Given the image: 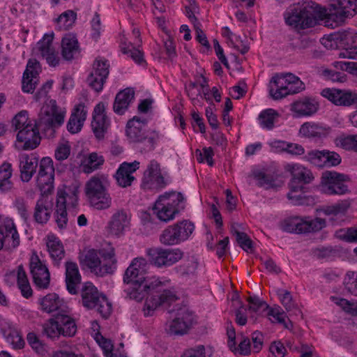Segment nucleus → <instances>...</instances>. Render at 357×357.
Wrapping results in <instances>:
<instances>
[{
    "label": "nucleus",
    "instance_id": "obj_1",
    "mask_svg": "<svg viewBox=\"0 0 357 357\" xmlns=\"http://www.w3.org/2000/svg\"><path fill=\"white\" fill-rule=\"evenodd\" d=\"M64 117L65 112L59 108L56 100H51L50 104L42 109L37 122L29 123L19 130L17 139L24 143L22 149L33 150L38 146L41 140L39 130L47 137L53 138L56 130L63 123Z\"/></svg>",
    "mask_w": 357,
    "mask_h": 357
},
{
    "label": "nucleus",
    "instance_id": "obj_2",
    "mask_svg": "<svg viewBox=\"0 0 357 357\" xmlns=\"http://www.w3.org/2000/svg\"><path fill=\"white\" fill-rule=\"evenodd\" d=\"M326 15L325 8L312 1H304L290 7L284 13V19L291 26L305 29L315 26Z\"/></svg>",
    "mask_w": 357,
    "mask_h": 357
},
{
    "label": "nucleus",
    "instance_id": "obj_3",
    "mask_svg": "<svg viewBox=\"0 0 357 357\" xmlns=\"http://www.w3.org/2000/svg\"><path fill=\"white\" fill-rule=\"evenodd\" d=\"M104 176H93L85 185V193L91 206L97 210L109 208L112 204V199L107 192Z\"/></svg>",
    "mask_w": 357,
    "mask_h": 357
},
{
    "label": "nucleus",
    "instance_id": "obj_4",
    "mask_svg": "<svg viewBox=\"0 0 357 357\" xmlns=\"http://www.w3.org/2000/svg\"><path fill=\"white\" fill-rule=\"evenodd\" d=\"M83 305L89 309L97 308L104 318H107L112 312V305L106 296L101 294L91 282L85 283L81 289Z\"/></svg>",
    "mask_w": 357,
    "mask_h": 357
},
{
    "label": "nucleus",
    "instance_id": "obj_5",
    "mask_svg": "<svg viewBox=\"0 0 357 357\" xmlns=\"http://www.w3.org/2000/svg\"><path fill=\"white\" fill-rule=\"evenodd\" d=\"M350 181L348 175L335 171H325L322 173L320 188L322 192L328 195H342L349 192L344 183Z\"/></svg>",
    "mask_w": 357,
    "mask_h": 357
},
{
    "label": "nucleus",
    "instance_id": "obj_6",
    "mask_svg": "<svg viewBox=\"0 0 357 357\" xmlns=\"http://www.w3.org/2000/svg\"><path fill=\"white\" fill-rule=\"evenodd\" d=\"M149 261L158 268L170 266L183 256V252L178 248H151L146 250Z\"/></svg>",
    "mask_w": 357,
    "mask_h": 357
},
{
    "label": "nucleus",
    "instance_id": "obj_7",
    "mask_svg": "<svg viewBox=\"0 0 357 357\" xmlns=\"http://www.w3.org/2000/svg\"><path fill=\"white\" fill-rule=\"evenodd\" d=\"M325 226L326 220L320 218L310 220L308 218H300L295 217L284 220L282 224V228L284 231L296 234L317 232Z\"/></svg>",
    "mask_w": 357,
    "mask_h": 357
},
{
    "label": "nucleus",
    "instance_id": "obj_8",
    "mask_svg": "<svg viewBox=\"0 0 357 357\" xmlns=\"http://www.w3.org/2000/svg\"><path fill=\"white\" fill-rule=\"evenodd\" d=\"M194 323L193 313L187 307L177 310L176 317L166 323L165 331L169 335L186 334Z\"/></svg>",
    "mask_w": 357,
    "mask_h": 357
},
{
    "label": "nucleus",
    "instance_id": "obj_9",
    "mask_svg": "<svg viewBox=\"0 0 357 357\" xmlns=\"http://www.w3.org/2000/svg\"><path fill=\"white\" fill-rule=\"evenodd\" d=\"M304 89V83H298V86H291L287 84L283 75L280 74L272 77L269 86V93L274 100H279L288 95L300 93Z\"/></svg>",
    "mask_w": 357,
    "mask_h": 357
},
{
    "label": "nucleus",
    "instance_id": "obj_10",
    "mask_svg": "<svg viewBox=\"0 0 357 357\" xmlns=\"http://www.w3.org/2000/svg\"><path fill=\"white\" fill-rule=\"evenodd\" d=\"M54 168L49 157L41 159L37 178V185L42 194H50L54 189Z\"/></svg>",
    "mask_w": 357,
    "mask_h": 357
},
{
    "label": "nucleus",
    "instance_id": "obj_11",
    "mask_svg": "<svg viewBox=\"0 0 357 357\" xmlns=\"http://www.w3.org/2000/svg\"><path fill=\"white\" fill-rule=\"evenodd\" d=\"M20 236L11 219L6 218L0 225V250H12L20 245Z\"/></svg>",
    "mask_w": 357,
    "mask_h": 357
},
{
    "label": "nucleus",
    "instance_id": "obj_12",
    "mask_svg": "<svg viewBox=\"0 0 357 357\" xmlns=\"http://www.w3.org/2000/svg\"><path fill=\"white\" fill-rule=\"evenodd\" d=\"M29 266L36 286L40 289H47L50 282V274L48 268L36 253L31 257Z\"/></svg>",
    "mask_w": 357,
    "mask_h": 357
},
{
    "label": "nucleus",
    "instance_id": "obj_13",
    "mask_svg": "<svg viewBox=\"0 0 357 357\" xmlns=\"http://www.w3.org/2000/svg\"><path fill=\"white\" fill-rule=\"evenodd\" d=\"M130 289L128 290V295L132 299L141 301L151 290L154 289L163 282L155 278H150L144 280H135L130 282Z\"/></svg>",
    "mask_w": 357,
    "mask_h": 357
},
{
    "label": "nucleus",
    "instance_id": "obj_14",
    "mask_svg": "<svg viewBox=\"0 0 357 357\" xmlns=\"http://www.w3.org/2000/svg\"><path fill=\"white\" fill-rule=\"evenodd\" d=\"M40 72L41 66L39 61L36 59H29L22 81V89L24 93H33L38 84V75Z\"/></svg>",
    "mask_w": 357,
    "mask_h": 357
},
{
    "label": "nucleus",
    "instance_id": "obj_15",
    "mask_svg": "<svg viewBox=\"0 0 357 357\" xmlns=\"http://www.w3.org/2000/svg\"><path fill=\"white\" fill-rule=\"evenodd\" d=\"M165 185L159 164L155 160L151 161L144 172L142 187L144 189L162 188Z\"/></svg>",
    "mask_w": 357,
    "mask_h": 357
},
{
    "label": "nucleus",
    "instance_id": "obj_16",
    "mask_svg": "<svg viewBox=\"0 0 357 357\" xmlns=\"http://www.w3.org/2000/svg\"><path fill=\"white\" fill-rule=\"evenodd\" d=\"M110 123L105 114V106L102 102L95 107L93 112L91 127L96 137L102 139L107 133Z\"/></svg>",
    "mask_w": 357,
    "mask_h": 357
},
{
    "label": "nucleus",
    "instance_id": "obj_17",
    "mask_svg": "<svg viewBox=\"0 0 357 357\" xmlns=\"http://www.w3.org/2000/svg\"><path fill=\"white\" fill-rule=\"evenodd\" d=\"M178 299L176 295L169 289L162 291L160 294L146 299L143 310L145 316H151L154 310L160 307H169Z\"/></svg>",
    "mask_w": 357,
    "mask_h": 357
},
{
    "label": "nucleus",
    "instance_id": "obj_18",
    "mask_svg": "<svg viewBox=\"0 0 357 357\" xmlns=\"http://www.w3.org/2000/svg\"><path fill=\"white\" fill-rule=\"evenodd\" d=\"M321 94L339 106L349 107L357 102V93L349 90L324 89Z\"/></svg>",
    "mask_w": 357,
    "mask_h": 357
},
{
    "label": "nucleus",
    "instance_id": "obj_19",
    "mask_svg": "<svg viewBox=\"0 0 357 357\" xmlns=\"http://www.w3.org/2000/svg\"><path fill=\"white\" fill-rule=\"evenodd\" d=\"M53 33L45 34L43 39L38 43L37 47L46 62L50 66L56 67L59 64L60 57L53 46Z\"/></svg>",
    "mask_w": 357,
    "mask_h": 357
},
{
    "label": "nucleus",
    "instance_id": "obj_20",
    "mask_svg": "<svg viewBox=\"0 0 357 357\" xmlns=\"http://www.w3.org/2000/svg\"><path fill=\"white\" fill-rule=\"evenodd\" d=\"M285 170L291 175L289 185H304L314 178L311 170L298 164H287Z\"/></svg>",
    "mask_w": 357,
    "mask_h": 357
},
{
    "label": "nucleus",
    "instance_id": "obj_21",
    "mask_svg": "<svg viewBox=\"0 0 357 357\" xmlns=\"http://www.w3.org/2000/svg\"><path fill=\"white\" fill-rule=\"evenodd\" d=\"M130 218L124 210H118L111 217L107 229L109 234L121 237L130 225Z\"/></svg>",
    "mask_w": 357,
    "mask_h": 357
},
{
    "label": "nucleus",
    "instance_id": "obj_22",
    "mask_svg": "<svg viewBox=\"0 0 357 357\" xmlns=\"http://www.w3.org/2000/svg\"><path fill=\"white\" fill-rule=\"evenodd\" d=\"M98 254L103 259L102 268L98 273L100 277L107 274H112L116 268L117 260L115 255V249L110 243H107L105 247L99 249Z\"/></svg>",
    "mask_w": 357,
    "mask_h": 357
},
{
    "label": "nucleus",
    "instance_id": "obj_23",
    "mask_svg": "<svg viewBox=\"0 0 357 357\" xmlns=\"http://www.w3.org/2000/svg\"><path fill=\"white\" fill-rule=\"evenodd\" d=\"M331 40L344 49L343 52L353 51L357 47V33L352 29L339 31L330 36Z\"/></svg>",
    "mask_w": 357,
    "mask_h": 357
},
{
    "label": "nucleus",
    "instance_id": "obj_24",
    "mask_svg": "<svg viewBox=\"0 0 357 357\" xmlns=\"http://www.w3.org/2000/svg\"><path fill=\"white\" fill-rule=\"evenodd\" d=\"M61 54L66 61L77 59L80 54V48L77 38L73 33L66 34L61 42Z\"/></svg>",
    "mask_w": 357,
    "mask_h": 357
},
{
    "label": "nucleus",
    "instance_id": "obj_25",
    "mask_svg": "<svg viewBox=\"0 0 357 357\" xmlns=\"http://www.w3.org/2000/svg\"><path fill=\"white\" fill-rule=\"evenodd\" d=\"M147 261L143 257L135 258L130 266L127 268L123 275V282L129 284L135 280H144L148 278L144 277Z\"/></svg>",
    "mask_w": 357,
    "mask_h": 357
},
{
    "label": "nucleus",
    "instance_id": "obj_26",
    "mask_svg": "<svg viewBox=\"0 0 357 357\" xmlns=\"http://www.w3.org/2000/svg\"><path fill=\"white\" fill-rule=\"evenodd\" d=\"M38 158L33 154H23L20 158V178L23 182H29L36 172Z\"/></svg>",
    "mask_w": 357,
    "mask_h": 357
},
{
    "label": "nucleus",
    "instance_id": "obj_27",
    "mask_svg": "<svg viewBox=\"0 0 357 357\" xmlns=\"http://www.w3.org/2000/svg\"><path fill=\"white\" fill-rule=\"evenodd\" d=\"M330 7L335 11V17L342 22L352 17L357 8V0H331Z\"/></svg>",
    "mask_w": 357,
    "mask_h": 357
},
{
    "label": "nucleus",
    "instance_id": "obj_28",
    "mask_svg": "<svg viewBox=\"0 0 357 357\" xmlns=\"http://www.w3.org/2000/svg\"><path fill=\"white\" fill-rule=\"evenodd\" d=\"M47 195L42 194L41 197L38 199L34 208V220L40 224L46 223L51 217L53 204L52 200L49 199Z\"/></svg>",
    "mask_w": 357,
    "mask_h": 357
},
{
    "label": "nucleus",
    "instance_id": "obj_29",
    "mask_svg": "<svg viewBox=\"0 0 357 357\" xmlns=\"http://www.w3.org/2000/svg\"><path fill=\"white\" fill-rule=\"evenodd\" d=\"M139 167V162L137 161L130 163H122L115 176L118 184L123 188L130 186L135 179L132 174L138 169Z\"/></svg>",
    "mask_w": 357,
    "mask_h": 357
},
{
    "label": "nucleus",
    "instance_id": "obj_30",
    "mask_svg": "<svg viewBox=\"0 0 357 357\" xmlns=\"http://www.w3.org/2000/svg\"><path fill=\"white\" fill-rule=\"evenodd\" d=\"M80 282L81 275L77 264L67 261L66 263V283L68 292L71 294H77Z\"/></svg>",
    "mask_w": 357,
    "mask_h": 357
},
{
    "label": "nucleus",
    "instance_id": "obj_31",
    "mask_svg": "<svg viewBox=\"0 0 357 357\" xmlns=\"http://www.w3.org/2000/svg\"><path fill=\"white\" fill-rule=\"evenodd\" d=\"M87 111L84 104L80 103L73 109L67 123V130L72 134L79 132L86 119Z\"/></svg>",
    "mask_w": 357,
    "mask_h": 357
},
{
    "label": "nucleus",
    "instance_id": "obj_32",
    "mask_svg": "<svg viewBox=\"0 0 357 357\" xmlns=\"http://www.w3.org/2000/svg\"><path fill=\"white\" fill-rule=\"evenodd\" d=\"M40 305L42 310L47 313L65 312L67 308L63 300L55 293H50L43 297L40 301Z\"/></svg>",
    "mask_w": 357,
    "mask_h": 357
},
{
    "label": "nucleus",
    "instance_id": "obj_33",
    "mask_svg": "<svg viewBox=\"0 0 357 357\" xmlns=\"http://www.w3.org/2000/svg\"><path fill=\"white\" fill-rule=\"evenodd\" d=\"M319 103L313 98L305 97L302 100L294 102L291 109L296 113L298 116H311L317 112Z\"/></svg>",
    "mask_w": 357,
    "mask_h": 357
},
{
    "label": "nucleus",
    "instance_id": "obj_34",
    "mask_svg": "<svg viewBox=\"0 0 357 357\" xmlns=\"http://www.w3.org/2000/svg\"><path fill=\"white\" fill-rule=\"evenodd\" d=\"M146 123V120H141V119L137 116H134L128 121L126 125V135L131 142H138L144 139L143 128Z\"/></svg>",
    "mask_w": 357,
    "mask_h": 357
},
{
    "label": "nucleus",
    "instance_id": "obj_35",
    "mask_svg": "<svg viewBox=\"0 0 357 357\" xmlns=\"http://www.w3.org/2000/svg\"><path fill=\"white\" fill-rule=\"evenodd\" d=\"M66 309L65 312H57V324L59 329L61 331V335L65 337H73L77 332V325L74 319L70 317Z\"/></svg>",
    "mask_w": 357,
    "mask_h": 357
},
{
    "label": "nucleus",
    "instance_id": "obj_36",
    "mask_svg": "<svg viewBox=\"0 0 357 357\" xmlns=\"http://www.w3.org/2000/svg\"><path fill=\"white\" fill-rule=\"evenodd\" d=\"M135 91L130 88L125 89L119 92L115 98L113 109L115 113L123 114L134 99Z\"/></svg>",
    "mask_w": 357,
    "mask_h": 357
},
{
    "label": "nucleus",
    "instance_id": "obj_37",
    "mask_svg": "<svg viewBox=\"0 0 357 357\" xmlns=\"http://www.w3.org/2000/svg\"><path fill=\"white\" fill-rule=\"evenodd\" d=\"M160 202H163V206L160 208H164L165 206L173 209H177V213L180 210L184 208V197L181 192H166L158 197Z\"/></svg>",
    "mask_w": 357,
    "mask_h": 357
},
{
    "label": "nucleus",
    "instance_id": "obj_38",
    "mask_svg": "<svg viewBox=\"0 0 357 357\" xmlns=\"http://www.w3.org/2000/svg\"><path fill=\"white\" fill-rule=\"evenodd\" d=\"M56 209V222L59 229L66 228L68 223L66 212V199L64 192L57 193Z\"/></svg>",
    "mask_w": 357,
    "mask_h": 357
},
{
    "label": "nucleus",
    "instance_id": "obj_39",
    "mask_svg": "<svg viewBox=\"0 0 357 357\" xmlns=\"http://www.w3.org/2000/svg\"><path fill=\"white\" fill-rule=\"evenodd\" d=\"M80 264L82 266L89 268L97 276H99L98 271L102 268V264L96 250L91 249L88 250L80 259Z\"/></svg>",
    "mask_w": 357,
    "mask_h": 357
},
{
    "label": "nucleus",
    "instance_id": "obj_40",
    "mask_svg": "<svg viewBox=\"0 0 357 357\" xmlns=\"http://www.w3.org/2000/svg\"><path fill=\"white\" fill-rule=\"evenodd\" d=\"M242 225L238 223H233L231 226V233L236 236V241L239 246L245 251H253V242L245 232L241 231Z\"/></svg>",
    "mask_w": 357,
    "mask_h": 357
},
{
    "label": "nucleus",
    "instance_id": "obj_41",
    "mask_svg": "<svg viewBox=\"0 0 357 357\" xmlns=\"http://www.w3.org/2000/svg\"><path fill=\"white\" fill-rule=\"evenodd\" d=\"M47 247L52 259L54 260L55 264L58 266L61 260L65 256V250L63 245L59 239L51 236L48 238Z\"/></svg>",
    "mask_w": 357,
    "mask_h": 357
},
{
    "label": "nucleus",
    "instance_id": "obj_42",
    "mask_svg": "<svg viewBox=\"0 0 357 357\" xmlns=\"http://www.w3.org/2000/svg\"><path fill=\"white\" fill-rule=\"evenodd\" d=\"M277 294L280 297L282 305L290 315L298 316L301 314V311L293 301V297L290 291L287 290L278 289L277 291Z\"/></svg>",
    "mask_w": 357,
    "mask_h": 357
},
{
    "label": "nucleus",
    "instance_id": "obj_43",
    "mask_svg": "<svg viewBox=\"0 0 357 357\" xmlns=\"http://www.w3.org/2000/svg\"><path fill=\"white\" fill-rule=\"evenodd\" d=\"M327 132L326 128L312 122L303 123L299 130V133L306 137H321L326 136Z\"/></svg>",
    "mask_w": 357,
    "mask_h": 357
},
{
    "label": "nucleus",
    "instance_id": "obj_44",
    "mask_svg": "<svg viewBox=\"0 0 357 357\" xmlns=\"http://www.w3.org/2000/svg\"><path fill=\"white\" fill-rule=\"evenodd\" d=\"M17 281L22 296L26 298L31 297L33 291L24 266L22 264L17 266Z\"/></svg>",
    "mask_w": 357,
    "mask_h": 357
},
{
    "label": "nucleus",
    "instance_id": "obj_45",
    "mask_svg": "<svg viewBox=\"0 0 357 357\" xmlns=\"http://www.w3.org/2000/svg\"><path fill=\"white\" fill-rule=\"evenodd\" d=\"M162 204H163V202H160L158 199L153 207V213L156 215L160 220L163 222H167L173 220L175 215L177 214V209H173V208H169L166 206L164 208H160L161 206H163Z\"/></svg>",
    "mask_w": 357,
    "mask_h": 357
},
{
    "label": "nucleus",
    "instance_id": "obj_46",
    "mask_svg": "<svg viewBox=\"0 0 357 357\" xmlns=\"http://www.w3.org/2000/svg\"><path fill=\"white\" fill-rule=\"evenodd\" d=\"M104 162L105 159L102 155H98L95 152L91 153L89 155L82 165L83 172L86 174H90L100 169Z\"/></svg>",
    "mask_w": 357,
    "mask_h": 357
},
{
    "label": "nucleus",
    "instance_id": "obj_47",
    "mask_svg": "<svg viewBox=\"0 0 357 357\" xmlns=\"http://www.w3.org/2000/svg\"><path fill=\"white\" fill-rule=\"evenodd\" d=\"M289 187L290 190L287 197L291 203L295 205L303 204L306 199L305 195L306 188L304 185H289Z\"/></svg>",
    "mask_w": 357,
    "mask_h": 357
},
{
    "label": "nucleus",
    "instance_id": "obj_48",
    "mask_svg": "<svg viewBox=\"0 0 357 357\" xmlns=\"http://www.w3.org/2000/svg\"><path fill=\"white\" fill-rule=\"evenodd\" d=\"M160 241L165 245H174L182 242L172 225L168 226L160 234Z\"/></svg>",
    "mask_w": 357,
    "mask_h": 357
},
{
    "label": "nucleus",
    "instance_id": "obj_49",
    "mask_svg": "<svg viewBox=\"0 0 357 357\" xmlns=\"http://www.w3.org/2000/svg\"><path fill=\"white\" fill-rule=\"evenodd\" d=\"M177 232L178 236L182 242L187 240L194 231L195 226L193 223L188 220H182L172 225Z\"/></svg>",
    "mask_w": 357,
    "mask_h": 357
},
{
    "label": "nucleus",
    "instance_id": "obj_50",
    "mask_svg": "<svg viewBox=\"0 0 357 357\" xmlns=\"http://www.w3.org/2000/svg\"><path fill=\"white\" fill-rule=\"evenodd\" d=\"M349 207L350 202L348 200H343L334 205L327 206L323 208L321 211L326 215H344Z\"/></svg>",
    "mask_w": 357,
    "mask_h": 357
},
{
    "label": "nucleus",
    "instance_id": "obj_51",
    "mask_svg": "<svg viewBox=\"0 0 357 357\" xmlns=\"http://www.w3.org/2000/svg\"><path fill=\"white\" fill-rule=\"evenodd\" d=\"M77 15L73 10H67L61 14L59 17L56 19V22L59 25L60 29H68L75 23Z\"/></svg>",
    "mask_w": 357,
    "mask_h": 357
},
{
    "label": "nucleus",
    "instance_id": "obj_52",
    "mask_svg": "<svg viewBox=\"0 0 357 357\" xmlns=\"http://www.w3.org/2000/svg\"><path fill=\"white\" fill-rule=\"evenodd\" d=\"M278 116V112L274 109H268L260 113L259 120L264 128L272 129L274 126L275 119Z\"/></svg>",
    "mask_w": 357,
    "mask_h": 357
},
{
    "label": "nucleus",
    "instance_id": "obj_53",
    "mask_svg": "<svg viewBox=\"0 0 357 357\" xmlns=\"http://www.w3.org/2000/svg\"><path fill=\"white\" fill-rule=\"evenodd\" d=\"M43 333L50 338L58 337L61 335V331L59 329L57 324L56 314L50 319L47 323L44 324Z\"/></svg>",
    "mask_w": 357,
    "mask_h": 357
},
{
    "label": "nucleus",
    "instance_id": "obj_54",
    "mask_svg": "<svg viewBox=\"0 0 357 357\" xmlns=\"http://www.w3.org/2000/svg\"><path fill=\"white\" fill-rule=\"evenodd\" d=\"M304 158L314 166L325 167V150L310 151L305 155Z\"/></svg>",
    "mask_w": 357,
    "mask_h": 357
},
{
    "label": "nucleus",
    "instance_id": "obj_55",
    "mask_svg": "<svg viewBox=\"0 0 357 357\" xmlns=\"http://www.w3.org/2000/svg\"><path fill=\"white\" fill-rule=\"evenodd\" d=\"M109 64L106 59L100 57L97 58L93 64V68L91 72L94 73V75H98L107 79L109 73Z\"/></svg>",
    "mask_w": 357,
    "mask_h": 357
},
{
    "label": "nucleus",
    "instance_id": "obj_56",
    "mask_svg": "<svg viewBox=\"0 0 357 357\" xmlns=\"http://www.w3.org/2000/svg\"><path fill=\"white\" fill-rule=\"evenodd\" d=\"M247 301L250 304L248 306V310L250 311L259 313L261 309H262L263 311L269 309L268 305L256 296H249L247 298Z\"/></svg>",
    "mask_w": 357,
    "mask_h": 357
},
{
    "label": "nucleus",
    "instance_id": "obj_57",
    "mask_svg": "<svg viewBox=\"0 0 357 357\" xmlns=\"http://www.w3.org/2000/svg\"><path fill=\"white\" fill-rule=\"evenodd\" d=\"M33 123L34 122H32L29 119L26 111H21L17 114L12 120V125L15 127V130H19L22 128H24L25 126Z\"/></svg>",
    "mask_w": 357,
    "mask_h": 357
},
{
    "label": "nucleus",
    "instance_id": "obj_58",
    "mask_svg": "<svg viewBox=\"0 0 357 357\" xmlns=\"http://www.w3.org/2000/svg\"><path fill=\"white\" fill-rule=\"evenodd\" d=\"M197 267L198 262L195 259L192 258L179 266L177 268V271L181 275H189L193 274Z\"/></svg>",
    "mask_w": 357,
    "mask_h": 357
},
{
    "label": "nucleus",
    "instance_id": "obj_59",
    "mask_svg": "<svg viewBox=\"0 0 357 357\" xmlns=\"http://www.w3.org/2000/svg\"><path fill=\"white\" fill-rule=\"evenodd\" d=\"M347 290L354 296H357V272L349 271L344 281Z\"/></svg>",
    "mask_w": 357,
    "mask_h": 357
},
{
    "label": "nucleus",
    "instance_id": "obj_60",
    "mask_svg": "<svg viewBox=\"0 0 357 357\" xmlns=\"http://www.w3.org/2000/svg\"><path fill=\"white\" fill-rule=\"evenodd\" d=\"M121 51L123 54L129 55L132 59L138 64L146 63V61L144 59V54L138 49L132 47H122Z\"/></svg>",
    "mask_w": 357,
    "mask_h": 357
},
{
    "label": "nucleus",
    "instance_id": "obj_61",
    "mask_svg": "<svg viewBox=\"0 0 357 357\" xmlns=\"http://www.w3.org/2000/svg\"><path fill=\"white\" fill-rule=\"evenodd\" d=\"M105 80V78L98 75H94L93 72H91L87 77L89 85L96 92H100L102 90Z\"/></svg>",
    "mask_w": 357,
    "mask_h": 357
},
{
    "label": "nucleus",
    "instance_id": "obj_62",
    "mask_svg": "<svg viewBox=\"0 0 357 357\" xmlns=\"http://www.w3.org/2000/svg\"><path fill=\"white\" fill-rule=\"evenodd\" d=\"M276 143L282 145L283 151H286L291 155H301L305 152L304 148L298 144L287 143L283 141H278Z\"/></svg>",
    "mask_w": 357,
    "mask_h": 357
},
{
    "label": "nucleus",
    "instance_id": "obj_63",
    "mask_svg": "<svg viewBox=\"0 0 357 357\" xmlns=\"http://www.w3.org/2000/svg\"><path fill=\"white\" fill-rule=\"evenodd\" d=\"M26 340L31 348L38 354H43L45 351L44 344L35 333H29L26 336Z\"/></svg>",
    "mask_w": 357,
    "mask_h": 357
},
{
    "label": "nucleus",
    "instance_id": "obj_64",
    "mask_svg": "<svg viewBox=\"0 0 357 357\" xmlns=\"http://www.w3.org/2000/svg\"><path fill=\"white\" fill-rule=\"evenodd\" d=\"M337 236L347 242L357 241V228H349L347 230L340 229L337 231Z\"/></svg>",
    "mask_w": 357,
    "mask_h": 357
}]
</instances>
